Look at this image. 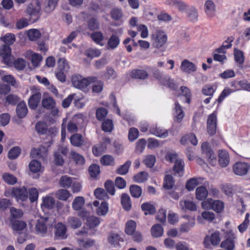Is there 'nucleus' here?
Returning a JSON list of instances; mask_svg holds the SVG:
<instances>
[{
  "mask_svg": "<svg viewBox=\"0 0 250 250\" xmlns=\"http://www.w3.org/2000/svg\"><path fill=\"white\" fill-rule=\"evenodd\" d=\"M29 167L30 171L34 173L40 171L42 168L41 163L36 160H33L31 161L29 165Z\"/></svg>",
  "mask_w": 250,
  "mask_h": 250,
  "instance_id": "09e8293b",
  "label": "nucleus"
},
{
  "mask_svg": "<svg viewBox=\"0 0 250 250\" xmlns=\"http://www.w3.org/2000/svg\"><path fill=\"white\" fill-rule=\"evenodd\" d=\"M148 174L146 171H141L133 177L134 182L138 183H141L146 181L148 179Z\"/></svg>",
  "mask_w": 250,
  "mask_h": 250,
  "instance_id": "a19ab883",
  "label": "nucleus"
},
{
  "mask_svg": "<svg viewBox=\"0 0 250 250\" xmlns=\"http://www.w3.org/2000/svg\"><path fill=\"white\" fill-rule=\"evenodd\" d=\"M180 68L182 71L187 73L193 72L196 70L195 65L187 60H185L182 62Z\"/></svg>",
  "mask_w": 250,
  "mask_h": 250,
  "instance_id": "a211bd4d",
  "label": "nucleus"
},
{
  "mask_svg": "<svg viewBox=\"0 0 250 250\" xmlns=\"http://www.w3.org/2000/svg\"><path fill=\"white\" fill-rule=\"evenodd\" d=\"M227 238L221 243V247L226 250H233L235 248L234 240L236 238L235 234L232 231H229L227 233Z\"/></svg>",
  "mask_w": 250,
  "mask_h": 250,
  "instance_id": "39448f33",
  "label": "nucleus"
},
{
  "mask_svg": "<svg viewBox=\"0 0 250 250\" xmlns=\"http://www.w3.org/2000/svg\"><path fill=\"white\" fill-rule=\"evenodd\" d=\"M57 197L61 200L66 201L70 196L69 192L64 189H59L56 192Z\"/></svg>",
  "mask_w": 250,
  "mask_h": 250,
  "instance_id": "bf43d9fd",
  "label": "nucleus"
},
{
  "mask_svg": "<svg viewBox=\"0 0 250 250\" xmlns=\"http://www.w3.org/2000/svg\"><path fill=\"white\" fill-rule=\"evenodd\" d=\"M187 13L189 20L192 21H195L198 18L197 11L194 7H191L187 10Z\"/></svg>",
  "mask_w": 250,
  "mask_h": 250,
  "instance_id": "69168bd1",
  "label": "nucleus"
},
{
  "mask_svg": "<svg viewBox=\"0 0 250 250\" xmlns=\"http://www.w3.org/2000/svg\"><path fill=\"white\" fill-rule=\"evenodd\" d=\"M150 133L160 138H166L168 136L167 130L159 127H151L149 129Z\"/></svg>",
  "mask_w": 250,
  "mask_h": 250,
  "instance_id": "4be33fe9",
  "label": "nucleus"
},
{
  "mask_svg": "<svg viewBox=\"0 0 250 250\" xmlns=\"http://www.w3.org/2000/svg\"><path fill=\"white\" fill-rule=\"evenodd\" d=\"M120 42V40L118 37L112 35L108 39L107 42V49H114L118 47Z\"/></svg>",
  "mask_w": 250,
  "mask_h": 250,
  "instance_id": "473e14b6",
  "label": "nucleus"
},
{
  "mask_svg": "<svg viewBox=\"0 0 250 250\" xmlns=\"http://www.w3.org/2000/svg\"><path fill=\"white\" fill-rule=\"evenodd\" d=\"M110 140L109 138L105 137L103 138V142L100 144L94 145L92 147L93 154L95 156H99L104 153L106 148L107 144H110Z\"/></svg>",
  "mask_w": 250,
  "mask_h": 250,
  "instance_id": "1a4fd4ad",
  "label": "nucleus"
},
{
  "mask_svg": "<svg viewBox=\"0 0 250 250\" xmlns=\"http://www.w3.org/2000/svg\"><path fill=\"white\" fill-rule=\"evenodd\" d=\"M90 37L92 40L97 44L102 46L104 45V43L103 42L104 35L101 32H94L91 34Z\"/></svg>",
  "mask_w": 250,
  "mask_h": 250,
  "instance_id": "72a5a7b5",
  "label": "nucleus"
},
{
  "mask_svg": "<svg viewBox=\"0 0 250 250\" xmlns=\"http://www.w3.org/2000/svg\"><path fill=\"white\" fill-rule=\"evenodd\" d=\"M120 236L116 233L111 232L108 237V242L109 244L113 245H116L120 241Z\"/></svg>",
  "mask_w": 250,
  "mask_h": 250,
  "instance_id": "338daca9",
  "label": "nucleus"
},
{
  "mask_svg": "<svg viewBox=\"0 0 250 250\" xmlns=\"http://www.w3.org/2000/svg\"><path fill=\"white\" fill-rule=\"evenodd\" d=\"M205 11L206 15L209 17H212L215 15L216 6L214 3L211 0L206 1L204 4Z\"/></svg>",
  "mask_w": 250,
  "mask_h": 250,
  "instance_id": "f3484780",
  "label": "nucleus"
},
{
  "mask_svg": "<svg viewBox=\"0 0 250 250\" xmlns=\"http://www.w3.org/2000/svg\"><path fill=\"white\" fill-rule=\"evenodd\" d=\"M42 97V94L38 92L31 96L28 100V105L31 109H35L38 106Z\"/></svg>",
  "mask_w": 250,
  "mask_h": 250,
  "instance_id": "aec40b11",
  "label": "nucleus"
},
{
  "mask_svg": "<svg viewBox=\"0 0 250 250\" xmlns=\"http://www.w3.org/2000/svg\"><path fill=\"white\" fill-rule=\"evenodd\" d=\"M179 204L182 210L188 209L191 211L196 210V205L191 201H181Z\"/></svg>",
  "mask_w": 250,
  "mask_h": 250,
  "instance_id": "c85d7f7f",
  "label": "nucleus"
},
{
  "mask_svg": "<svg viewBox=\"0 0 250 250\" xmlns=\"http://www.w3.org/2000/svg\"><path fill=\"white\" fill-rule=\"evenodd\" d=\"M171 4L180 11H185L187 10L188 7V5L185 2L178 0H173Z\"/></svg>",
  "mask_w": 250,
  "mask_h": 250,
  "instance_id": "052dcab7",
  "label": "nucleus"
},
{
  "mask_svg": "<svg viewBox=\"0 0 250 250\" xmlns=\"http://www.w3.org/2000/svg\"><path fill=\"white\" fill-rule=\"evenodd\" d=\"M71 144L75 146L79 147L83 143L82 136L79 134H73L70 138Z\"/></svg>",
  "mask_w": 250,
  "mask_h": 250,
  "instance_id": "e433bc0d",
  "label": "nucleus"
},
{
  "mask_svg": "<svg viewBox=\"0 0 250 250\" xmlns=\"http://www.w3.org/2000/svg\"><path fill=\"white\" fill-rule=\"evenodd\" d=\"M131 164L130 161H127L124 165L118 168L117 173L120 175H125L128 172Z\"/></svg>",
  "mask_w": 250,
  "mask_h": 250,
  "instance_id": "13d9d810",
  "label": "nucleus"
},
{
  "mask_svg": "<svg viewBox=\"0 0 250 250\" xmlns=\"http://www.w3.org/2000/svg\"><path fill=\"white\" fill-rule=\"evenodd\" d=\"M184 166L185 163L182 159L176 160L173 167L174 171L179 176H182L184 174Z\"/></svg>",
  "mask_w": 250,
  "mask_h": 250,
  "instance_id": "b1692460",
  "label": "nucleus"
},
{
  "mask_svg": "<svg viewBox=\"0 0 250 250\" xmlns=\"http://www.w3.org/2000/svg\"><path fill=\"white\" fill-rule=\"evenodd\" d=\"M85 203L84 198L82 196L76 197L72 203V208L75 210H80Z\"/></svg>",
  "mask_w": 250,
  "mask_h": 250,
  "instance_id": "c756f323",
  "label": "nucleus"
},
{
  "mask_svg": "<svg viewBox=\"0 0 250 250\" xmlns=\"http://www.w3.org/2000/svg\"><path fill=\"white\" fill-rule=\"evenodd\" d=\"M174 185V181L171 175H167L165 176L164 180L163 187L167 189H169L173 188Z\"/></svg>",
  "mask_w": 250,
  "mask_h": 250,
  "instance_id": "c03bdc74",
  "label": "nucleus"
},
{
  "mask_svg": "<svg viewBox=\"0 0 250 250\" xmlns=\"http://www.w3.org/2000/svg\"><path fill=\"white\" fill-rule=\"evenodd\" d=\"M94 195L96 198L100 200H105L108 198V196L105 191L101 188H98L95 190Z\"/></svg>",
  "mask_w": 250,
  "mask_h": 250,
  "instance_id": "680f3d73",
  "label": "nucleus"
},
{
  "mask_svg": "<svg viewBox=\"0 0 250 250\" xmlns=\"http://www.w3.org/2000/svg\"><path fill=\"white\" fill-rule=\"evenodd\" d=\"M59 0H34L30 3L26 9V13L31 18H34V21L40 17V11L42 8L46 13H50L55 9Z\"/></svg>",
  "mask_w": 250,
  "mask_h": 250,
  "instance_id": "f257e3e1",
  "label": "nucleus"
},
{
  "mask_svg": "<svg viewBox=\"0 0 250 250\" xmlns=\"http://www.w3.org/2000/svg\"><path fill=\"white\" fill-rule=\"evenodd\" d=\"M100 223V220L99 218L94 216H91L87 217L86 224L89 228H94L98 226Z\"/></svg>",
  "mask_w": 250,
  "mask_h": 250,
  "instance_id": "c9c22d12",
  "label": "nucleus"
},
{
  "mask_svg": "<svg viewBox=\"0 0 250 250\" xmlns=\"http://www.w3.org/2000/svg\"><path fill=\"white\" fill-rule=\"evenodd\" d=\"M100 161L101 164L104 166L113 165L114 163L113 157L110 155H105L102 156Z\"/></svg>",
  "mask_w": 250,
  "mask_h": 250,
  "instance_id": "e2e57ef3",
  "label": "nucleus"
},
{
  "mask_svg": "<svg viewBox=\"0 0 250 250\" xmlns=\"http://www.w3.org/2000/svg\"><path fill=\"white\" fill-rule=\"evenodd\" d=\"M152 44L155 48L162 47L167 41V36L165 32L158 29L152 35Z\"/></svg>",
  "mask_w": 250,
  "mask_h": 250,
  "instance_id": "20e7f679",
  "label": "nucleus"
},
{
  "mask_svg": "<svg viewBox=\"0 0 250 250\" xmlns=\"http://www.w3.org/2000/svg\"><path fill=\"white\" fill-rule=\"evenodd\" d=\"M201 149L203 154L206 155V158L210 161H213L215 159V155L214 152L209 147L208 144L206 142H203L201 146Z\"/></svg>",
  "mask_w": 250,
  "mask_h": 250,
  "instance_id": "dca6fc26",
  "label": "nucleus"
},
{
  "mask_svg": "<svg viewBox=\"0 0 250 250\" xmlns=\"http://www.w3.org/2000/svg\"><path fill=\"white\" fill-rule=\"evenodd\" d=\"M204 178L202 177H194L189 179L187 183L186 188L188 191L193 190L198 185L203 184L204 186H208V182H204Z\"/></svg>",
  "mask_w": 250,
  "mask_h": 250,
  "instance_id": "9d476101",
  "label": "nucleus"
},
{
  "mask_svg": "<svg viewBox=\"0 0 250 250\" xmlns=\"http://www.w3.org/2000/svg\"><path fill=\"white\" fill-rule=\"evenodd\" d=\"M21 153V148L19 146H14L9 151L8 157L10 159H15L20 155Z\"/></svg>",
  "mask_w": 250,
  "mask_h": 250,
  "instance_id": "3c124183",
  "label": "nucleus"
},
{
  "mask_svg": "<svg viewBox=\"0 0 250 250\" xmlns=\"http://www.w3.org/2000/svg\"><path fill=\"white\" fill-rule=\"evenodd\" d=\"M234 56L235 62L240 65H242L244 62V56L242 51L238 49H234Z\"/></svg>",
  "mask_w": 250,
  "mask_h": 250,
  "instance_id": "603ef678",
  "label": "nucleus"
},
{
  "mask_svg": "<svg viewBox=\"0 0 250 250\" xmlns=\"http://www.w3.org/2000/svg\"><path fill=\"white\" fill-rule=\"evenodd\" d=\"M151 234L154 237H159L163 233V229L160 224H156L152 226L151 229Z\"/></svg>",
  "mask_w": 250,
  "mask_h": 250,
  "instance_id": "49530a36",
  "label": "nucleus"
},
{
  "mask_svg": "<svg viewBox=\"0 0 250 250\" xmlns=\"http://www.w3.org/2000/svg\"><path fill=\"white\" fill-rule=\"evenodd\" d=\"M152 73L154 77L158 80L163 85L167 86L173 90H176L178 88V86L174 83L173 80L171 79L167 75H163L158 69H153Z\"/></svg>",
  "mask_w": 250,
  "mask_h": 250,
  "instance_id": "7ed1b4c3",
  "label": "nucleus"
},
{
  "mask_svg": "<svg viewBox=\"0 0 250 250\" xmlns=\"http://www.w3.org/2000/svg\"><path fill=\"white\" fill-rule=\"evenodd\" d=\"M130 75L133 78L145 79L148 76V73L144 70L134 69L131 71Z\"/></svg>",
  "mask_w": 250,
  "mask_h": 250,
  "instance_id": "cd10ccee",
  "label": "nucleus"
},
{
  "mask_svg": "<svg viewBox=\"0 0 250 250\" xmlns=\"http://www.w3.org/2000/svg\"><path fill=\"white\" fill-rule=\"evenodd\" d=\"M121 204L123 208L126 211L130 210L131 208V203L129 196L126 193L122 194L121 197Z\"/></svg>",
  "mask_w": 250,
  "mask_h": 250,
  "instance_id": "7c9ffc66",
  "label": "nucleus"
},
{
  "mask_svg": "<svg viewBox=\"0 0 250 250\" xmlns=\"http://www.w3.org/2000/svg\"><path fill=\"white\" fill-rule=\"evenodd\" d=\"M74 179L67 175L62 176L60 179V184L63 188H69L71 187Z\"/></svg>",
  "mask_w": 250,
  "mask_h": 250,
  "instance_id": "ea45409f",
  "label": "nucleus"
},
{
  "mask_svg": "<svg viewBox=\"0 0 250 250\" xmlns=\"http://www.w3.org/2000/svg\"><path fill=\"white\" fill-rule=\"evenodd\" d=\"M217 121V112L214 111L208 116L207 120V129L210 135H213L216 132Z\"/></svg>",
  "mask_w": 250,
  "mask_h": 250,
  "instance_id": "423d86ee",
  "label": "nucleus"
},
{
  "mask_svg": "<svg viewBox=\"0 0 250 250\" xmlns=\"http://www.w3.org/2000/svg\"><path fill=\"white\" fill-rule=\"evenodd\" d=\"M33 158H39L44 160L47 156V150L45 147L41 146L39 148H33L30 153Z\"/></svg>",
  "mask_w": 250,
  "mask_h": 250,
  "instance_id": "f8f14e48",
  "label": "nucleus"
},
{
  "mask_svg": "<svg viewBox=\"0 0 250 250\" xmlns=\"http://www.w3.org/2000/svg\"><path fill=\"white\" fill-rule=\"evenodd\" d=\"M102 129L105 132H110L113 128L112 121L110 119H106L103 122L102 125Z\"/></svg>",
  "mask_w": 250,
  "mask_h": 250,
  "instance_id": "774afa93",
  "label": "nucleus"
},
{
  "mask_svg": "<svg viewBox=\"0 0 250 250\" xmlns=\"http://www.w3.org/2000/svg\"><path fill=\"white\" fill-rule=\"evenodd\" d=\"M141 208L144 211L145 215L153 214L156 212L154 206L151 203H144L141 205Z\"/></svg>",
  "mask_w": 250,
  "mask_h": 250,
  "instance_id": "2f4dec72",
  "label": "nucleus"
},
{
  "mask_svg": "<svg viewBox=\"0 0 250 250\" xmlns=\"http://www.w3.org/2000/svg\"><path fill=\"white\" fill-rule=\"evenodd\" d=\"M11 196L15 197L17 201H26L28 197L27 190L24 186L21 188H13Z\"/></svg>",
  "mask_w": 250,
  "mask_h": 250,
  "instance_id": "0eeeda50",
  "label": "nucleus"
},
{
  "mask_svg": "<svg viewBox=\"0 0 250 250\" xmlns=\"http://www.w3.org/2000/svg\"><path fill=\"white\" fill-rule=\"evenodd\" d=\"M42 205L47 208H52L55 206V200L51 196L42 197Z\"/></svg>",
  "mask_w": 250,
  "mask_h": 250,
  "instance_id": "de8ad7c7",
  "label": "nucleus"
},
{
  "mask_svg": "<svg viewBox=\"0 0 250 250\" xmlns=\"http://www.w3.org/2000/svg\"><path fill=\"white\" fill-rule=\"evenodd\" d=\"M250 169V165L245 162H237L233 166L234 173L239 176L246 175Z\"/></svg>",
  "mask_w": 250,
  "mask_h": 250,
  "instance_id": "6e6552de",
  "label": "nucleus"
},
{
  "mask_svg": "<svg viewBox=\"0 0 250 250\" xmlns=\"http://www.w3.org/2000/svg\"><path fill=\"white\" fill-rule=\"evenodd\" d=\"M219 163L222 167H227L229 162V157L226 150H221L219 151Z\"/></svg>",
  "mask_w": 250,
  "mask_h": 250,
  "instance_id": "6ab92c4d",
  "label": "nucleus"
},
{
  "mask_svg": "<svg viewBox=\"0 0 250 250\" xmlns=\"http://www.w3.org/2000/svg\"><path fill=\"white\" fill-rule=\"evenodd\" d=\"M42 104L43 107L47 109H52L55 107L56 103L52 98L47 97L42 99Z\"/></svg>",
  "mask_w": 250,
  "mask_h": 250,
  "instance_id": "4c0bfd02",
  "label": "nucleus"
},
{
  "mask_svg": "<svg viewBox=\"0 0 250 250\" xmlns=\"http://www.w3.org/2000/svg\"><path fill=\"white\" fill-rule=\"evenodd\" d=\"M205 186H200L196 188L195 194L197 199L201 201L207 197L208 191Z\"/></svg>",
  "mask_w": 250,
  "mask_h": 250,
  "instance_id": "bb28decb",
  "label": "nucleus"
},
{
  "mask_svg": "<svg viewBox=\"0 0 250 250\" xmlns=\"http://www.w3.org/2000/svg\"><path fill=\"white\" fill-rule=\"evenodd\" d=\"M48 220L47 217H41L36 220L35 230L38 234L43 235L46 233L47 226L46 222Z\"/></svg>",
  "mask_w": 250,
  "mask_h": 250,
  "instance_id": "9b49d317",
  "label": "nucleus"
},
{
  "mask_svg": "<svg viewBox=\"0 0 250 250\" xmlns=\"http://www.w3.org/2000/svg\"><path fill=\"white\" fill-rule=\"evenodd\" d=\"M110 15L111 18L113 20L119 22L118 25H120L123 24L125 20L122 10L120 8H113L111 11Z\"/></svg>",
  "mask_w": 250,
  "mask_h": 250,
  "instance_id": "4468645a",
  "label": "nucleus"
},
{
  "mask_svg": "<svg viewBox=\"0 0 250 250\" xmlns=\"http://www.w3.org/2000/svg\"><path fill=\"white\" fill-rule=\"evenodd\" d=\"M27 108L26 104L24 102L20 103L16 108V112L18 116L20 118H23L27 113Z\"/></svg>",
  "mask_w": 250,
  "mask_h": 250,
  "instance_id": "393cba45",
  "label": "nucleus"
},
{
  "mask_svg": "<svg viewBox=\"0 0 250 250\" xmlns=\"http://www.w3.org/2000/svg\"><path fill=\"white\" fill-rule=\"evenodd\" d=\"M174 110L173 114L175 120L177 122H180L184 117L185 114L181 106L177 102H176L175 103Z\"/></svg>",
  "mask_w": 250,
  "mask_h": 250,
  "instance_id": "412c9836",
  "label": "nucleus"
},
{
  "mask_svg": "<svg viewBox=\"0 0 250 250\" xmlns=\"http://www.w3.org/2000/svg\"><path fill=\"white\" fill-rule=\"evenodd\" d=\"M82 225L81 220L76 217L70 216L67 218V225L72 229H76L79 228Z\"/></svg>",
  "mask_w": 250,
  "mask_h": 250,
  "instance_id": "a878e982",
  "label": "nucleus"
},
{
  "mask_svg": "<svg viewBox=\"0 0 250 250\" xmlns=\"http://www.w3.org/2000/svg\"><path fill=\"white\" fill-rule=\"evenodd\" d=\"M235 90H233L229 88H225L221 92L216 101L218 104H221L224 100L228 96H229L231 93L234 92Z\"/></svg>",
  "mask_w": 250,
  "mask_h": 250,
  "instance_id": "6e6d98bb",
  "label": "nucleus"
},
{
  "mask_svg": "<svg viewBox=\"0 0 250 250\" xmlns=\"http://www.w3.org/2000/svg\"><path fill=\"white\" fill-rule=\"evenodd\" d=\"M11 49L9 45L3 44L0 48V56L6 61L11 55Z\"/></svg>",
  "mask_w": 250,
  "mask_h": 250,
  "instance_id": "f704fd0d",
  "label": "nucleus"
},
{
  "mask_svg": "<svg viewBox=\"0 0 250 250\" xmlns=\"http://www.w3.org/2000/svg\"><path fill=\"white\" fill-rule=\"evenodd\" d=\"M12 228L15 231H21L23 230L26 226V223L22 221L11 220Z\"/></svg>",
  "mask_w": 250,
  "mask_h": 250,
  "instance_id": "864d4df0",
  "label": "nucleus"
},
{
  "mask_svg": "<svg viewBox=\"0 0 250 250\" xmlns=\"http://www.w3.org/2000/svg\"><path fill=\"white\" fill-rule=\"evenodd\" d=\"M29 198L31 202L33 203L36 201L39 197V191L35 188H30L28 190Z\"/></svg>",
  "mask_w": 250,
  "mask_h": 250,
  "instance_id": "4d7b16f0",
  "label": "nucleus"
},
{
  "mask_svg": "<svg viewBox=\"0 0 250 250\" xmlns=\"http://www.w3.org/2000/svg\"><path fill=\"white\" fill-rule=\"evenodd\" d=\"M0 39L6 45H10L13 44L16 41V37L13 33H6L0 38Z\"/></svg>",
  "mask_w": 250,
  "mask_h": 250,
  "instance_id": "58836bf2",
  "label": "nucleus"
},
{
  "mask_svg": "<svg viewBox=\"0 0 250 250\" xmlns=\"http://www.w3.org/2000/svg\"><path fill=\"white\" fill-rule=\"evenodd\" d=\"M41 34L38 29H32L27 31V36L30 41H36L41 37Z\"/></svg>",
  "mask_w": 250,
  "mask_h": 250,
  "instance_id": "a18cd8bd",
  "label": "nucleus"
},
{
  "mask_svg": "<svg viewBox=\"0 0 250 250\" xmlns=\"http://www.w3.org/2000/svg\"><path fill=\"white\" fill-rule=\"evenodd\" d=\"M136 222L133 220L127 221L125 225V231L128 235H132L136 229Z\"/></svg>",
  "mask_w": 250,
  "mask_h": 250,
  "instance_id": "8fccbe9b",
  "label": "nucleus"
},
{
  "mask_svg": "<svg viewBox=\"0 0 250 250\" xmlns=\"http://www.w3.org/2000/svg\"><path fill=\"white\" fill-rule=\"evenodd\" d=\"M130 192L133 197L139 198L142 195V190L140 186L133 185L130 187Z\"/></svg>",
  "mask_w": 250,
  "mask_h": 250,
  "instance_id": "37998d69",
  "label": "nucleus"
},
{
  "mask_svg": "<svg viewBox=\"0 0 250 250\" xmlns=\"http://www.w3.org/2000/svg\"><path fill=\"white\" fill-rule=\"evenodd\" d=\"M55 236L59 239H64L67 237L66 228L62 223H58L55 227Z\"/></svg>",
  "mask_w": 250,
  "mask_h": 250,
  "instance_id": "2eb2a0df",
  "label": "nucleus"
},
{
  "mask_svg": "<svg viewBox=\"0 0 250 250\" xmlns=\"http://www.w3.org/2000/svg\"><path fill=\"white\" fill-rule=\"evenodd\" d=\"M69 69L68 62L64 58H60L58 62V68L57 70L68 72Z\"/></svg>",
  "mask_w": 250,
  "mask_h": 250,
  "instance_id": "5fc2aeb1",
  "label": "nucleus"
},
{
  "mask_svg": "<svg viewBox=\"0 0 250 250\" xmlns=\"http://www.w3.org/2000/svg\"><path fill=\"white\" fill-rule=\"evenodd\" d=\"M188 142H190L194 146L197 145L198 140L194 133L188 134L183 136L181 139V143L183 145L187 144Z\"/></svg>",
  "mask_w": 250,
  "mask_h": 250,
  "instance_id": "5701e85b",
  "label": "nucleus"
},
{
  "mask_svg": "<svg viewBox=\"0 0 250 250\" xmlns=\"http://www.w3.org/2000/svg\"><path fill=\"white\" fill-rule=\"evenodd\" d=\"M95 80V77L84 78L80 74H74L71 77V83L74 87L84 91Z\"/></svg>",
  "mask_w": 250,
  "mask_h": 250,
  "instance_id": "f03ea898",
  "label": "nucleus"
},
{
  "mask_svg": "<svg viewBox=\"0 0 250 250\" xmlns=\"http://www.w3.org/2000/svg\"><path fill=\"white\" fill-rule=\"evenodd\" d=\"M216 91V88H214L210 84L205 85L202 88V92L203 94L205 96L212 97L214 93Z\"/></svg>",
  "mask_w": 250,
  "mask_h": 250,
  "instance_id": "0e129e2a",
  "label": "nucleus"
},
{
  "mask_svg": "<svg viewBox=\"0 0 250 250\" xmlns=\"http://www.w3.org/2000/svg\"><path fill=\"white\" fill-rule=\"evenodd\" d=\"M94 207L97 208L96 209V213L99 216H105L108 210V204L106 202H102L100 205L98 201H94L93 203Z\"/></svg>",
  "mask_w": 250,
  "mask_h": 250,
  "instance_id": "ddd939ff",
  "label": "nucleus"
},
{
  "mask_svg": "<svg viewBox=\"0 0 250 250\" xmlns=\"http://www.w3.org/2000/svg\"><path fill=\"white\" fill-rule=\"evenodd\" d=\"M71 158L75 162V163L80 165L84 164L85 160L83 156L77 153L74 151H71L70 152Z\"/></svg>",
  "mask_w": 250,
  "mask_h": 250,
  "instance_id": "79ce46f5",
  "label": "nucleus"
}]
</instances>
